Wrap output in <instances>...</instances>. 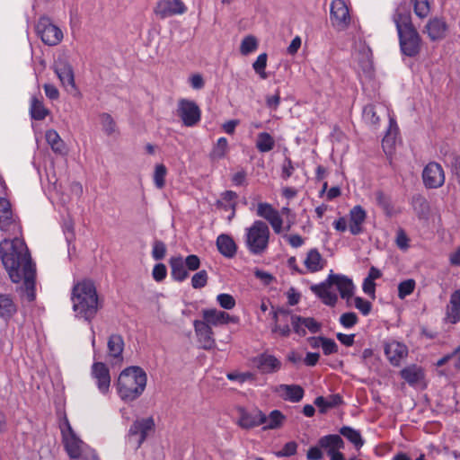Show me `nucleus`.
Instances as JSON below:
<instances>
[{"label": "nucleus", "mask_w": 460, "mask_h": 460, "mask_svg": "<svg viewBox=\"0 0 460 460\" xmlns=\"http://www.w3.org/2000/svg\"><path fill=\"white\" fill-rule=\"evenodd\" d=\"M318 446L321 448H323L327 451L329 456L332 454H335L340 452L341 449H343L345 445L341 437L337 434L326 435L322 437L318 440Z\"/></svg>", "instance_id": "nucleus-31"}, {"label": "nucleus", "mask_w": 460, "mask_h": 460, "mask_svg": "<svg viewBox=\"0 0 460 460\" xmlns=\"http://www.w3.org/2000/svg\"><path fill=\"white\" fill-rule=\"evenodd\" d=\"M444 322L450 324L460 323V289L451 293L445 307Z\"/></svg>", "instance_id": "nucleus-23"}, {"label": "nucleus", "mask_w": 460, "mask_h": 460, "mask_svg": "<svg viewBox=\"0 0 460 460\" xmlns=\"http://www.w3.org/2000/svg\"><path fill=\"white\" fill-rule=\"evenodd\" d=\"M354 305L363 315H367L372 308V305L369 301L359 296L354 298Z\"/></svg>", "instance_id": "nucleus-57"}, {"label": "nucleus", "mask_w": 460, "mask_h": 460, "mask_svg": "<svg viewBox=\"0 0 460 460\" xmlns=\"http://www.w3.org/2000/svg\"><path fill=\"white\" fill-rule=\"evenodd\" d=\"M416 282L412 279H408L399 283L398 285V297L404 299L410 296L415 289Z\"/></svg>", "instance_id": "nucleus-46"}, {"label": "nucleus", "mask_w": 460, "mask_h": 460, "mask_svg": "<svg viewBox=\"0 0 460 460\" xmlns=\"http://www.w3.org/2000/svg\"><path fill=\"white\" fill-rule=\"evenodd\" d=\"M423 182L426 187L435 189L445 182V173L442 166L438 163H429L422 172Z\"/></svg>", "instance_id": "nucleus-16"}, {"label": "nucleus", "mask_w": 460, "mask_h": 460, "mask_svg": "<svg viewBox=\"0 0 460 460\" xmlns=\"http://www.w3.org/2000/svg\"><path fill=\"white\" fill-rule=\"evenodd\" d=\"M184 263L186 265L187 270L194 271L199 268L200 260L197 255L191 254L186 257V259L184 260Z\"/></svg>", "instance_id": "nucleus-64"}, {"label": "nucleus", "mask_w": 460, "mask_h": 460, "mask_svg": "<svg viewBox=\"0 0 460 460\" xmlns=\"http://www.w3.org/2000/svg\"><path fill=\"white\" fill-rule=\"evenodd\" d=\"M257 367L263 373H271L278 370L280 362L271 355L262 354L257 358Z\"/></svg>", "instance_id": "nucleus-38"}, {"label": "nucleus", "mask_w": 460, "mask_h": 460, "mask_svg": "<svg viewBox=\"0 0 460 460\" xmlns=\"http://www.w3.org/2000/svg\"><path fill=\"white\" fill-rule=\"evenodd\" d=\"M125 343L121 335L111 334L107 342L108 358L111 366L121 365Z\"/></svg>", "instance_id": "nucleus-19"}, {"label": "nucleus", "mask_w": 460, "mask_h": 460, "mask_svg": "<svg viewBox=\"0 0 460 460\" xmlns=\"http://www.w3.org/2000/svg\"><path fill=\"white\" fill-rule=\"evenodd\" d=\"M177 115L185 127H194L201 119V111L198 104L191 100L180 99L177 104Z\"/></svg>", "instance_id": "nucleus-10"}, {"label": "nucleus", "mask_w": 460, "mask_h": 460, "mask_svg": "<svg viewBox=\"0 0 460 460\" xmlns=\"http://www.w3.org/2000/svg\"><path fill=\"white\" fill-rule=\"evenodd\" d=\"M329 281L336 287L341 298L349 300L354 293V284L350 279L341 274L329 275Z\"/></svg>", "instance_id": "nucleus-27"}, {"label": "nucleus", "mask_w": 460, "mask_h": 460, "mask_svg": "<svg viewBox=\"0 0 460 460\" xmlns=\"http://www.w3.org/2000/svg\"><path fill=\"white\" fill-rule=\"evenodd\" d=\"M0 258L11 280L22 284L28 301H33L36 269L23 239L18 235L4 238L0 243Z\"/></svg>", "instance_id": "nucleus-1"}, {"label": "nucleus", "mask_w": 460, "mask_h": 460, "mask_svg": "<svg viewBox=\"0 0 460 460\" xmlns=\"http://www.w3.org/2000/svg\"><path fill=\"white\" fill-rule=\"evenodd\" d=\"M367 219V212L360 206H354L349 212V231L352 235H358L364 231V223Z\"/></svg>", "instance_id": "nucleus-21"}, {"label": "nucleus", "mask_w": 460, "mask_h": 460, "mask_svg": "<svg viewBox=\"0 0 460 460\" xmlns=\"http://www.w3.org/2000/svg\"><path fill=\"white\" fill-rule=\"evenodd\" d=\"M275 146V140L270 136V134L267 132H261L257 136L256 140V148L261 153H267L271 151Z\"/></svg>", "instance_id": "nucleus-44"}, {"label": "nucleus", "mask_w": 460, "mask_h": 460, "mask_svg": "<svg viewBox=\"0 0 460 460\" xmlns=\"http://www.w3.org/2000/svg\"><path fill=\"white\" fill-rule=\"evenodd\" d=\"M256 214L269 222L275 234H279L283 230V218L279 210L271 204L260 202L257 205Z\"/></svg>", "instance_id": "nucleus-12"}, {"label": "nucleus", "mask_w": 460, "mask_h": 460, "mask_svg": "<svg viewBox=\"0 0 460 460\" xmlns=\"http://www.w3.org/2000/svg\"><path fill=\"white\" fill-rule=\"evenodd\" d=\"M171 276L177 282L184 281L188 277V270L181 256L172 257L169 261Z\"/></svg>", "instance_id": "nucleus-32"}, {"label": "nucleus", "mask_w": 460, "mask_h": 460, "mask_svg": "<svg viewBox=\"0 0 460 460\" xmlns=\"http://www.w3.org/2000/svg\"><path fill=\"white\" fill-rule=\"evenodd\" d=\"M332 24L338 30H345L350 22L349 8L343 0H333L331 4Z\"/></svg>", "instance_id": "nucleus-13"}, {"label": "nucleus", "mask_w": 460, "mask_h": 460, "mask_svg": "<svg viewBox=\"0 0 460 460\" xmlns=\"http://www.w3.org/2000/svg\"><path fill=\"white\" fill-rule=\"evenodd\" d=\"M100 120L102 130L105 132V134L111 136L116 131V123L110 114L102 113L100 116Z\"/></svg>", "instance_id": "nucleus-51"}, {"label": "nucleus", "mask_w": 460, "mask_h": 460, "mask_svg": "<svg viewBox=\"0 0 460 460\" xmlns=\"http://www.w3.org/2000/svg\"><path fill=\"white\" fill-rule=\"evenodd\" d=\"M166 253V245L164 242L156 240L153 243L152 256L155 260L159 261L164 258Z\"/></svg>", "instance_id": "nucleus-54"}, {"label": "nucleus", "mask_w": 460, "mask_h": 460, "mask_svg": "<svg viewBox=\"0 0 460 460\" xmlns=\"http://www.w3.org/2000/svg\"><path fill=\"white\" fill-rule=\"evenodd\" d=\"M395 243L401 250H406L409 247V238L402 229L397 231Z\"/></svg>", "instance_id": "nucleus-62"}, {"label": "nucleus", "mask_w": 460, "mask_h": 460, "mask_svg": "<svg viewBox=\"0 0 460 460\" xmlns=\"http://www.w3.org/2000/svg\"><path fill=\"white\" fill-rule=\"evenodd\" d=\"M46 141L50 146L53 152L57 154H64L66 151V145L61 139L58 133L54 129H49L45 134Z\"/></svg>", "instance_id": "nucleus-40"}, {"label": "nucleus", "mask_w": 460, "mask_h": 460, "mask_svg": "<svg viewBox=\"0 0 460 460\" xmlns=\"http://www.w3.org/2000/svg\"><path fill=\"white\" fill-rule=\"evenodd\" d=\"M237 194L233 190H226L217 201V208L225 211L235 210Z\"/></svg>", "instance_id": "nucleus-39"}, {"label": "nucleus", "mask_w": 460, "mask_h": 460, "mask_svg": "<svg viewBox=\"0 0 460 460\" xmlns=\"http://www.w3.org/2000/svg\"><path fill=\"white\" fill-rule=\"evenodd\" d=\"M238 425L243 429H252L263 424L265 414L259 409H252L251 411L240 408L238 410Z\"/></svg>", "instance_id": "nucleus-20"}, {"label": "nucleus", "mask_w": 460, "mask_h": 460, "mask_svg": "<svg viewBox=\"0 0 460 460\" xmlns=\"http://www.w3.org/2000/svg\"><path fill=\"white\" fill-rule=\"evenodd\" d=\"M321 347L323 349L324 355H331L338 351V346L336 342L332 339L323 337Z\"/></svg>", "instance_id": "nucleus-61"}, {"label": "nucleus", "mask_w": 460, "mask_h": 460, "mask_svg": "<svg viewBox=\"0 0 460 460\" xmlns=\"http://www.w3.org/2000/svg\"><path fill=\"white\" fill-rule=\"evenodd\" d=\"M208 273L205 270H199L195 273L191 279V286L193 288H202L207 285Z\"/></svg>", "instance_id": "nucleus-53"}, {"label": "nucleus", "mask_w": 460, "mask_h": 460, "mask_svg": "<svg viewBox=\"0 0 460 460\" xmlns=\"http://www.w3.org/2000/svg\"><path fill=\"white\" fill-rule=\"evenodd\" d=\"M325 263V260L323 258L317 249H310L304 260L305 274L307 272L314 273L322 270L324 268Z\"/></svg>", "instance_id": "nucleus-28"}, {"label": "nucleus", "mask_w": 460, "mask_h": 460, "mask_svg": "<svg viewBox=\"0 0 460 460\" xmlns=\"http://www.w3.org/2000/svg\"><path fill=\"white\" fill-rule=\"evenodd\" d=\"M332 286L333 285L329 281L328 277L325 281L317 285H313L311 287V290L322 299L323 304L334 306L338 301V296L336 292L332 290Z\"/></svg>", "instance_id": "nucleus-25"}, {"label": "nucleus", "mask_w": 460, "mask_h": 460, "mask_svg": "<svg viewBox=\"0 0 460 460\" xmlns=\"http://www.w3.org/2000/svg\"><path fill=\"white\" fill-rule=\"evenodd\" d=\"M155 422L152 418L137 420L131 425L128 434V444L137 449L146 440L149 431L153 430Z\"/></svg>", "instance_id": "nucleus-9"}, {"label": "nucleus", "mask_w": 460, "mask_h": 460, "mask_svg": "<svg viewBox=\"0 0 460 460\" xmlns=\"http://www.w3.org/2000/svg\"><path fill=\"white\" fill-rule=\"evenodd\" d=\"M285 416L279 410L272 411L268 416L265 415V420H263V429H275L282 426Z\"/></svg>", "instance_id": "nucleus-42"}, {"label": "nucleus", "mask_w": 460, "mask_h": 460, "mask_svg": "<svg viewBox=\"0 0 460 460\" xmlns=\"http://www.w3.org/2000/svg\"><path fill=\"white\" fill-rule=\"evenodd\" d=\"M358 323V316L353 312L344 313L340 317V323L344 328H351Z\"/></svg>", "instance_id": "nucleus-56"}, {"label": "nucleus", "mask_w": 460, "mask_h": 460, "mask_svg": "<svg viewBox=\"0 0 460 460\" xmlns=\"http://www.w3.org/2000/svg\"><path fill=\"white\" fill-rule=\"evenodd\" d=\"M258 42L255 37L246 36L243 39L240 46V51L243 55L246 56L256 50Z\"/></svg>", "instance_id": "nucleus-48"}, {"label": "nucleus", "mask_w": 460, "mask_h": 460, "mask_svg": "<svg viewBox=\"0 0 460 460\" xmlns=\"http://www.w3.org/2000/svg\"><path fill=\"white\" fill-rule=\"evenodd\" d=\"M290 322L294 332L300 336H305L306 334L305 329H307L311 333H316L321 330V324L312 317L290 315Z\"/></svg>", "instance_id": "nucleus-22"}, {"label": "nucleus", "mask_w": 460, "mask_h": 460, "mask_svg": "<svg viewBox=\"0 0 460 460\" xmlns=\"http://www.w3.org/2000/svg\"><path fill=\"white\" fill-rule=\"evenodd\" d=\"M341 435L349 440L357 448L363 446L364 441L358 430H356L350 427L344 426L340 429Z\"/></svg>", "instance_id": "nucleus-45"}, {"label": "nucleus", "mask_w": 460, "mask_h": 460, "mask_svg": "<svg viewBox=\"0 0 460 460\" xmlns=\"http://www.w3.org/2000/svg\"><path fill=\"white\" fill-rule=\"evenodd\" d=\"M363 120L369 125L376 126L379 123V117L376 115L375 106L366 105L362 112Z\"/></svg>", "instance_id": "nucleus-47"}, {"label": "nucleus", "mask_w": 460, "mask_h": 460, "mask_svg": "<svg viewBox=\"0 0 460 460\" xmlns=\"http://www.w3.org/2000/svg\"><path fill=\"white\" fill-rule=\"evenodd\" d=\"M35 31L38 37L48 46H56L63 39V32L60 28L46 15L40 17L35 24Z\"/></svg>", "instance_id": "nucleus-7"}, {"label": "nucleus", "mask_w": 460, "mask_h": 460, "mask_svg": "<svg viewBox=\"0 0 460 460\" xmlns=\"http://www.w3.org/2000/svg\"><path fill=\"white\" fill-rule=\"evenodd\" d=\"M71 301L75 316L91 323L102 307L96 288L93 281L84 279L72 288Z\"/></svg>", "instance_id": "nucleus-2"}, {"label": "nucleus", "mask_w": 460, "mask_h": 460, "mask_svg": "<svg viewBox=\"0 0 460 460\" xmlns=\"http://www.w3.org/2000/svg\"><path fill=\"white\" fill-rule=\"evenodd\" d=\"M146 382V374L140 367H128L118 377V394L121 400L132 402L143 394Z\"/></svg>", "instance_id": "nucleus-4"}, {"label": "nucleus", "mask_w": 460, "mask_h": 460, "mask_svg": "<svg viewBox=\"0 0 460 460\" xmlns=\"http://www.w3.org/2000/svg\"><path fill=\"white\" fill-rule=\"evenodd\" d=\"M216 300L219 306L225 310H232L236 305L234 297L227 293L218 294Z\"/></svg>", "instance_id": "nucleus-50"}, {"label": "nucleus", "mask_w": 460, "mask_h": 460, "mask_svg": "<svg viewBox=\"0 0 460 460\" xmlns=\"http://www.w3.org/2000/svg\"><path fill=\"white\" fill-rule=\"evenodd\" d=\"M167 169L164 164H156L154 172V182L158 189L164 188Z\"/></svg>", "instance_id": "nucleus-52"}, {"label": "nucleus", "mask_w": 460, "mask_h": 460, "mask_svg": "<svg viewBox=\"0 0 460 460\" xmlns=\"http://www.w3.org/2000/svg\"><path fill=\"white\" fill-rule=\"evenodd\" d=\"M270 231L268 225L261 220H255L245 229L244 243L252 255L264 254L270 244Z\"/></svg>", "instance_id": "nucleus-6"}, {"label": "nucleus", "mask_w": 460, "mask_h": 460, "mask_svg": "<svg viewBox=\"0 0 460 460\" xmlns=\"http://www.w3.org/2000/svg\"><path fill=\"white\" fill-rule=\"evenodd\" d=\"M91 375L95 380L99 391L103 394H107L111 385V376L108 367L102 362L94 361L91 368Z\"/></svg>", "instance_id": "nucleus-18"}, {"label": "nucleus", "mask_w": 460, "mask_h": 460, "mask_svg": "<svg viewBox=\"0 0 460 460\" xmlns=\"http://www.w3.org/2000/svg\"><path fill=\"white\" fill-rule=\"evenodd\" d=\"M275 325L272 328L273 332L279 333L280 336L287 337L290 334V328L288 324L290 317L289 311L285 309H278L272 312Z\"/></svg>", "instance_id": "nucleus-30"}, {"label": "nucleus", "mask_w": 460, "mask_h": 460, "mask_svg": "<svg viewBox=\"0 0 460 460\" xmlns=\"http://www.w3.org/2000/svg\"><path fill=\"white\" fill-rule=\"evenodd\" d=\"M193 327L197 341L201 349L210 350L216 347V340L212 328L200 320H194Z\"/></svg>", "instance_id": "nucleus-15"}, {"label": "nucleus", "mask_w": 460, "mask_h": 460, "mask_svg": "<svg viewBox=\"0 0 460 460\" xmlns=\"http://www.w3.org/2000/svg\"><path fill=\"white\" fill-rule=\"evenodd\" d=\"M401 376L410 385H415L424 377V373L420 367L411 365L401 370Z\"/></svg>", "instance_id": "nucleus-37"}, {"label": "nucleus", "mask_w": 460, "mask_h": 460, "mask_svg": "<svg viewBox=\"0 0 460 460\" xmlns=\"http://www.w3.org/2000/svg\"><path fill=\"white\" fill-rule=\"evenodd\" d=\"M297 445L294 441L288 442L276 455L279 457L291 456L296 453Z\"/></svg>", "instance_id": "nucleus-60"}, {"label": "nucleus", "mask_w": 460, "mask_h": 460, "mask_svg": "<svg viewBox=\"0 0 460 460\" xmlns=\"http://www.w3.org/2000/svg\"><path fill=\"white\" fill-rule=\"evenodd\" d=\"M0 230L8 235H19L22 227L18 217L14 215L10 201L0 198Z\"/></svg>", "instance_id": "nucleus-8"}, {"label": "nucleus", "mask_w": 460, "mask_h": 460, "mask_svg": "<svg viewBox=\"0 0 460 460\" xmlns=\"http://www.w3.org/2000/svg\"><path fill=\"white\" fill-rule=\"evenodd\" d=\"M17 305L10 295L0 294V318L9 322L17 313Z\"/></svg>", "instance_id": "nucleus-34"}, {"label": "nucleus", "mask_w": 460, "mask_h": 460, "mask_svg": "<svg viewBox=\"0 0 460 460\" xmlns=\"http://www.w3.org/2000/svg\"><path fill=\"white\" fill-rule=\"evenodd\" d=\"M385 354L393 366L398 367L407 357L408 348L403 343L392 341L385 344Z\"/></svg>", "instance_id": "nucleus-24"}, {"label": "nucleus", "mask_w": 460, "mask_h": 460, "mask_svg": "<svg viewBox=\"0 0 460 460\" xmlns=\"http://www.w3.org/2000/svg\"><path fill=\"white\" fill-rule=\"evenodd\" d=\"M393 21L396 26L402 54L408 57L418 55L420 49V37L412 25L410 12L402 4L396 7Z\"/></svg>", "instance_id": "nucleus-3"}, {"label": "nucleus", "mask_w": 460, "mask_h": 460, "mask_svg": "<svg viewBox=\"0 0 460 460\" xmlns=\"http://www.w3.org/2000/svg\"><path fill=\"white\" fill-rule=\"evenodd\" d=\"M267 66V54L261 53L258 56L257 59L252 64V67L254 71L260 75L261 79H266L268 77L267 73L265 72V68Z\"/></svg>", "instance_id": "nucleus-49"}, {"label": "nucleus", "mask_w": 460, "mask_h": 460, "mask_svg": "<svg viewBox=\"0 0 460 460\" xmlns=\"http://www.w3.org/2000/svg\"><path fill=\"white\" fill-rule=\"evenodd\" d=\"M227 378L231 381H236L240 384H243L248 380H252L253 378V375L250 372H232L226 375Z\"/></svg>", "instance_id": "nucleus-58"}, {"label": "nucleus", "mask_w": 460, "mask_h": 460, "mask_svg": "<svg viewBox=\"0 0 460 460\" xmlns=\"http://www.w3.org/2000/svg\"><path fill=\"white\" fill-rule=\"evenodd\" d=\"M49 112V110L43 105L40 98L37 96L31 98L30 113L33 119L42 120L48 116Z\"/></svg>", "instance_id": "nucleus-41"}, {"label": "nucleus", "mask_w": 460, "mask_h": 460, "mask_svg": "<svg viewBox=\"0 0 460 460\" xmlns=\"http://www.w3.org/2000/svg\"><path fill=\"white\" fill-rule=\"evenodd\" d=\"M342 402L341 396L339 394H332L329 397L319 396L314 400V404L320 408L322 412H324L329 408H333L340 405Z\"/></svg>", "instance_id": "nucleus-43"}, {"label": "nucleus", "mask_w": 460, "mask_h": 460, "mask_svg": "<svg viewBox=\"0 0 460 460\" xmlns=\"http://www.w3.org/2000/svg\"><path fill=\"white\" fill-rule=\"evenodd\" d=\"M59 429L65 451L71 459L100 460L95 451L75 432L66 415L59 423Z\"/></svg>", "instance_id": "nucleus-5"}, {"label": "nucleus", "mask_w": 460, "mask_h": 460, "mask_svg": "<svg viewBox=\"0 0 460 460\" xmlns=\"http://www.w3.org/2000/svg\"><path fill=\"white\" fill-rule=\"evenodd\" d=\"M426 31L431 40H441L446 35L447 24L444 21L436 18L428 22Z\"/></svg>", "instance_id": "nucleus-35"}, {"label": "nucleus", "mask_w": 460, "mask_h": 460, "mask_svg": "<svg viewBox=\"0 0 460 460\" xmlns=\"http://www.w3.org/2000/svg\"><path fill=\"white\" fill-rule=\"evenodd\" d=\"M273 392L291 402H300L305 394L304 389L298 385H279L274 387Z\"/></svg>", "instance_id": "nucleus-26"}, {"label": "nucleus", "mask_w": 460, "mask_h": 460, "mask_svg": "<svg viewBox=\"0 0 460 460\" xmlns=\"http://www.w3.org/2000/svg\"><path fill=\"white\" fill-rule=\"evenodd\" d=\"M295 166L290 158H286L282 164L281 177L288 180L294 172Z\"/></svg>", "instance_id": "nucleus-63"}, {"label": "nucleus", "mask_w": 460, "mask_h": 460, "mask_svg": "<svg viewBox=\"0 0 460 460\" xmlns=\"http://www.w3.org/2000/svg\"><path fill=\"white\" fill-rule=\"evenodd\" d=\"M216 245L220 254L228 259L234 258L237 252V245L234 240L227 234H219Z\"/></svg>", "instance_id": "nucleus-29"}, {"label": "nucleus", "mask_w": 460, "mask_h": 460, "mask_svg": "<svg viewBox=\"0 0 460 460\" xmlns=\"http://www.w3.org/2000/svg\"><path fill=\"white\" fill-rule=\"evenodd\" d=\"M201 322L208 325L210 328L217 327L228 323H238L239 317L231 315L226 311L217 308H205L201 311Z\"/></svg>", "instance_id": "nucleus-11"}, {"label": "nucleus", "mask_w": 460, "mask_h": 460, "mask_svg": "<svg viewBox=\"0 0 460 460\" xmlns=\"http://www.w3.org/2000/svg\"><path fill=\"white\" fill-rule=\"evenodd\" d=\"M414 12L420 18L426 17L429 12L428 0H414Z\"/></svg>", "instance_id": "nucleus-55"}, {"label": "nucleus", "mask_w": 460, "mask_h": 460, "mask_svg": "<svg viewBox=\"0 0 460 460\" xmlns=\"http://www.w3.org/2000/svg\"><path fill=\"white\" fill-rule=\"evenodd\" d=\"M154 12L159 18L165 19L185 13L187 7L181 0H159Z\"/></svg>", "instance_id": "nucleus-14"}, {"label": "nucleus", "mask_w": 460, "mask_h": 460, "mask_svg": "<svg viewBox=\"0 0 460 460\" xmlns=\"http://www.w3.org/2000/svg\"><path fill=\"white\" fill-rule=\"evenodd\" d=\"M229 151V144L226 137H219L213 145L212 149L208 155L211 162H218L224 159Z\"/></svg>", "instance_id": "nucleus-36"}, {"label": "nucleus", "mask_w": 460, "mask_h": 460, "mask_svg": "<svg viewBox=\"0 0 460 460\" xmlns=\"http://www.w3.org/2000/svg\"><path fill=\"white\" fill-rule=\"evenodd\" d=\"M360 67L364 71H369L372 67V51L364 42H359L354 53Z\"/></svg>", "instance_id": "nucleus-33"}, {"label": "nucleus", "mask_w": 460, "mask_h": 460, "mask_svg": "<svg viewBox=\"0 0 460 460\" xmlns=\"http://www.w3.org/2000/svg\"><path fill=\"white\" fill-rule=\"evenodd\" d=\"M53 70L64 87L75 89L73 67L65 58H59L54 62Z\"/></svg>", "instance_id": "nucleus-17"}, {"label": "nucleus", "mask_w": 460, "mask_h": 460, "mask_svg": "<svg viewBox=\"0 0 460 460\" xmlns=\"http://www.w3.org/2000/svg\"><path fill=\"white\" fill-rule=\"evenodd\" d=\"M166 275H167V269L164 264L158 263V264L155 265L153 271H152V276L155 281H157V282L163 281L166 278Z\"/></svg>", "instance_id": "nucleus-59"}]
</instances>
